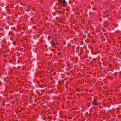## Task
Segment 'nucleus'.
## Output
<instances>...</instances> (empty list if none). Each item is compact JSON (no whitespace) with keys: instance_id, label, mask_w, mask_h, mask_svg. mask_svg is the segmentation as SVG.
I'll use <instances>...</instances> for the list:
<instances>
[{"instance_id":"1","label":"nucleus","mask_w":121,"mask_h":121,"mask_svg":"<svg viewBox=\"0 0 121 121\" xmlns=\"http://www.w3.org/2000/svg\"><path fill=\"white\" fill-rule=\"evenodd\" d=\"M57 38H56L54 41H52L50 42L52 45L55 48H56L58 46L57 42Z\"/></svg>"},{"instance_id":"2","label":"nucleus","mask_w":121,"mask_h":121,"mask_svg":"<svg viewBox=\"0 0 121 121\" xmlns=\"http://www.w3.org/2000/svg\"><path fill=\"white\" fill-rule=\"evenodd\" d=\"M59 2H60V5H62L64 7L66 6L65 4L66 2H65V0H59Z\"/></svg>"},{"instance_id":"3","label":"nucleus","mask_w":121,"mask_h":121,"mask_svg":"<svg viewBox=\"0 0 121 121\" xmlns=\"http://www.w3.org/2000/svg\"><path fill=\"white\" fill-rule=\"evenodd\" d=\"M60 4H59V3H57L56 4V8L58 9H61L62 8V6L61 5H59Z\"/></svg>"},{"instance_id":"4","label":"nucleus","mask_w":121,"mask_h":121,"mask_svg":"<svg viewBox=\"0 0 121 121\" xmlns=\"http://www.w3.org/2000/svg\"><path fill=\"white\" fill-rule=\"evenodd\" d=\"M72 46L70 45L69 43H68V49L69 50H70L71 47Z\"/></svg>"},{"instance_id":"5","label":"nucleus","mask_w":121,"mask_h":121,"mask_svg":"<svg viewBox=\"0 0 121 121\" xmlns=\"http://www.w3.org/2000/svg\"><path fill=\"white\" fill-rule=\"evenodd\" d=\"M40 80L41 81H42V82H46V78H43V79H42V80L40 79Z\"/></svg>"},{"instance_id":"6","label":"nucleus","mask_w":121,"mask_h":121,"mask_svg":"<svg viewBox=\"0 0 121 121\" xmlns=\"http://www.w3.org/2000/svg\"><path fill=\"white\" fill-rule=\"evenodd\" d=\"M6 9L7 12L10 13L11 12V10L10 9H9L7 7L6 8Z\"/></svg>"},{"instance_id":"7","label":"nucleus","mask_w":121,"mask_h":121,"mask_svg":"<svg viewBox=\"0 0 121 121\" xmlns=\"http://www.w3.org/2000/svg\"><path fill=\"white\" fill-rule=\"evenodd\" d=\"M64 82V81L63 80L62 81H59L58 82L59 84L61 85Z\"/></svg>"},{"instance_id":"8","label":"nucleus","mask_w":121,"mask_h":121,"mask_svg":"<svg viewBox=\"0 0 121 121\" xmlns=\"http://www.w3.org/2000/svg\"><path fill=\"white\" fill-rule=\"evenodd\" d=\"M32 28L34 30H37V26H33L32 27Z\"/></svg>"},{"instance_id":"9","label":"nucleus","mask_w":121,"mask_h":121,"mask_svg":"<svg viewBox=\"0 0 121 121\" xmlns=\"http://www.w3.org/2000/svg\"><path fill=\"white\" fill-rule=\"evenodd\" d=\"M91 102L93 105H97V104L96 102H95L93 101H92Z\"/></svg>"},{"instance_id":"10","label":"nucleus","mask_w":121,"mask_h":121,"mask_svg":"<svg viewBox=\"0 0 121 121\" xmlns=\"http://www.w3.org/2000/svg\"><path fill=\"white\" fill-rule=\"evenodd\" d=\"M30 21L32 22H34V18L33 17H31V20H30Z\"/></svg>"},{"instance_id":"11","label":"nucleus","mask_w":121,"mask_h":121,"mask_svg":"<svg viewBox=\"0 0 121 121\" xmlns=\"http://www.w3.org/2000/svg\"><path fill=\"white\" fill-rule=\"evenodd\" d=\"M9 33L12 36H13L14 35V33H13V32H10Z\"/></svg>"},{"instance_id":"12","label":"nucleus","mask_w":121,"mask_h":121,"mask_svg":"<svg viewBox=\"0 0 121 121\" xmlns=\"http://www.w3.org/2000/svg\"><path fill=\"white\" fill-rule=\"evenodd\" d=\"M43 72V71H40L39 72H38V74H41L42 73V72Z\"/></svg>"},{"instance_id":"13","label":"nucleus","mask_w":121,"mask_h":121,"mask_svg":"<svg viewBox=\"0 0 121 121\" xmlns=\"http://www.w3.org/2000/svg\"><path fill=\"white\" fill-rule=\"evenodd\" d=\"M51 38H52L51 37V36H48V40H49L51 39Z\"/></svg>"},{"instance_id":"14","label":"nucleus","mask_w":121,"mask_h":121,"mask_svg":"<svg viewBox=\"0 0 121 121\" xmlns=\"http://www.w3.org/2000/svg\"><path fill=\"white\" fill-rule=\"evenodd\" d=\"M10 6L11 8H13L14 7V5L13 4H10Z\"/></svg>"},{"instance_id":"15","label":"nucleus","mask_w":121,"mask_h":121,"mask_svg":"<svg viewBox=\"0 0 121 121\" xmlns=\"http://www.w3.org/2000/svg\"><path fill=\"white\" fill-rule=\"evenodd\" d=\"M72 51H74V48H75V46H72Z\"/></svg>"},{"instance_id":"16","label":"nucleus","mask_w":121,"mask_h":121,"mask_svg":"<svg viewBox=\"0 0 121 121\" xmlns=\"http://www.w3.org/2000/svg\"><path fill=\"white\" fill-rule=\"evenodd\" d=\"M26 10L27 11V12H29V13H31V11L29 9H27Z\"/></svg>"},{"instance_id":"17","label":"nucleus","mask_w":121,"mask_h":121,"mask_svg":"<svg viewBox=\"0 0 121 121\" xmlns=\"http://www.w3.org/2000/svg\"><path fill=\"white\" fill-rule=\"evenodd\" d=\"M89 40L88 39H86V40H85V42H86V43H88L89 42Z\"/></svg>"},{"instance_id":"18","label":"nucleus","mask_w":121,"mask_h":121,"mask_svg":"<svg viewBox=\"0 0 121 121\" xmlns=\"http://www.w3.org/2000/svg\"><path fill=\"white\" fill-rule=\"evenodd\" d=\"M91 105V104L89 103H88L87 104V106L88 107H90Z\"/></svg>"},{"instance_id":"19","label":"nucleus","mask_w":121,"mask_h":121,"mask_svg":"<svg viewBox=\"0 0 121 121\" xmlns=\"http://www.w3.org/2000/svg\"><path fill=\"white\" fill-rule=\"evenodd\" d=\"M76 91H77L78 92H79L81 91V90L79 88H77L76 89Z\"/></svg>"},{"instance_id":"20","label":"nucleus","mask_w":121,"mask_h":121,"mask_svg":"<svg viewBox=\"0 0 121 121\" xmlns=\"http://www.w3.org/2000/svg\"><path fill=\"white\" fill-rule=\"evenodd\" d=\"M61 52H58L57 53V54L59 56H60L61 55Z\"/></svg>"},{"instance_id":"21","label":"nucleus","mask_w":121,"mask_h":121,"mask_svg":"<svg viewBox=\"0 0 121 121\" xmlns=\"http://www.w3.org/2000/svg\"><path fill=\"white\" fill-rule=\"evenodd\" d=\"M17 53V56H20V54L19 53Z\"/></svg>"},{"instance_id":"22","label":"nucleus","mask_w":121,"mask_h":121,"mask_svg":"<svg viewBox=\"0 0 121 121\" xmlns=\"http://www.w3.org/2000/svg\"><path fill=\"white\" fill-rule=\"evenodd\" d=\"M23 9L22 7H20L19 8V9L21 11H22V10Z\"/></svg>"},{"instance_id":"23","label":"nucleus","mask_w":121,"mask_h":121,"mask_svg":"<svg viewBox=\"0 0 121 121\" xmlns=\"http://www.w3.org/2000/svg\"><path fill=\"white\" fill-rule=\"evenodd\" d=\"M32 9L33 11H35L36 10V9L35 8L33 7L32 8Z\"/></svg>"},{"instance_id":"24","label":"nucleus","mask_w":121,"mask_h":121,"mask_svg":"<svg viewBox=\"0 0 121 121\" xmlns=\"http://www.w3.org/2000/svg\"><path fill=\"white\" fill-rule=\"evenodd\" d=\"M13 43L14 45H16V42L15 41H14L13 42Z\"/></svg>"},{"instance_id":"25","label":"nucleus","mask_w":121,"mask_h":121,"mask_svg":"<svg viewBox=\"0 0 121 121\" xmlns=\"http://www.w3.org/2000/svg\"><path fill=\"white\" fill-rule=\"evenodd\" d=\"M108 66L110 68L112 67V65L111 64L108 65Z\"/></svg>"},{"instance_id":"26","label":"nucleus","mask_w":121,"mask_h":121,"mask_svg":"<svg viewBox=\"0 0 121 121\" xmlns=\"http://www.w3.org/2000/svg\"><path fill=\"white\" fill-rule=\"evenodd\" d=\"M52 35H53V39L54 40V39L55 40V39L56 38H55V36H54V35L52 34Z\"/></svg>"},{"instance_id":"27","label":"nucleus","mask_w":121,"mask_h":121,"mask_svg":"<svg viewBox=\"0 0 121 121\" xmlns=\"http://www.w3.org/2000/svg\"><path fill=\"white\" fill-rule=\"evenodd\" d=\"M77 96L79 97L80 96V93L79 94V93H77Z\"/></svg>"},{"instance_id":"28","label":"nucleus","mask_w":121,"mask_h":121,"mask_svg":"<svg viewBox=\"0 0 121 121\" xmlns=\"http://www.w3.org/2000/svg\"><path fill=\"white\" fill-rule=\"evenodd\" d=\"M24 17L26 19L27 17V15L26 14L24 16Z\"/></svg>"},{"instance_id":"29","label":"nucleus","mask_w":121,"mask_h":121,"mask_svg":"<svg viewBox=\"0 0 121 121\" xmlns=\"http://www.w3.org/2000/svg\"><path fill=\"white\" fill-rule=\"evenodd\" d=\"M48 17H45V20H47L48 19Z\"/></svg>"},{"instance_id":"30","label":"nucleus","mask_w":121,"mask_h":121,"mask_svg":"<svg viewBox=\"0 0 121 121\" xmlns=\"http://www.w3.org/2000/svg\"><path fill=\"white\" fill-rule=\"evenodd\" d=\"M18 7L17 6L15 7V9L16 10H17L18 9Z\"/></svg>"},{"instance_id":"31","label":"nucleus","mask_w":121,"mask_h":121,"mask_svg":"<svg viewBox=\"0 0 121 121\" xmlns=\"http://www.w3.org/2000/svg\"><path fill=\"white\" fill-rule=\"evenodd\" d=\"M6 39H3L2 40V41L3 42H5V41H6Z\"/></svg>"},{"instance_id":"32","label":"nucleus","mask_w":121,"mask_h":121,"mask_svg":"<svg viewBox=\"0 0 121 121\" xmlns=\"http://www.w3.org/2000/svg\"><path fill=\"white\" fill-rule=\"evenodd\" d=\"M77 39L76 38H74L73 39V40L75 41H76L77 40Z\"/></svg>"},{"instance_id":"33","label":"nucleus","mask_w":121,"mask_h":121,"mask_svg":"<svg viewBox=\"0 0 121 121\" xmlns=\"http://www.w3.org/2000/svg\"><path fill=\"white\" fill-rule=\"evenodd\" d=\"M110 77L108 76H107L106 77V78H107V79H109V78H110Z\"/></svg>"},{"instance_id":"34","label":"nucleus","mask_w":121,"mask_h":121,"mask_svg":"<svg viewBox=\"0 0 121 121\" xmlns=\"http://www.w3.org/2000/svg\"><path fill=\"white\" fill-rule=\"evenodd\" d=\"M43 0H40L39 1V2H40L41 3H43Z\"/></svg>"},{"instance_id":"35","label":"nucleus","mask_w":121,"mask_h":121,"mask_svg":"<svg viewBox=\"0 0 121 121\" xmlns=\"http://www.w3.org/2000/svg\"><path fill=\"white\" fill-rule=\"evenodd\" d=\"M17 28L18 29H19L20 28V26L19 25H18L17 26Z\"/></svg>"},{"instance_id":"36","label":"nucleus","mask_w":121,"mask_h":121,"mask_svg":"<svg viewBox=\"0 0 121 121\" xmlns=\"http://www.w3.org/2000/svg\"><path fill=\"white\" fill-rule=\"evenodd\" d=\"M84 57L85 58H86L88 57V56L87 55H85L84 56Z\"/></svg>"},{"instance_id":"37","label":"nucleus","mask_w":121,"mask_h":121,"mask_svg":"<svg viewBox=\"0 0 121 121\" xmlns=\"http://www.w3.org/2000/svg\"><path fill=\"white\" fill-rule=\"evenodd\" d=\"M70 59L72 60H73V57H72L71 56H70Z\"/></svg>"},{"instance_id":"38","label":"nucleus","mask_w":121,"mask_h":121,"mask_svg":"<svg viewBox=\"0 0 121 121\" xmlns=\"http://www.w3.org/2000/svg\"><path fill=\"white\" fill-rule=\"evenodd\" d=\"M15 100L17 101H19V99L17 98H16L15 99Z\"/></svg>"},{"instance_id":"39","label":"nucleus","mask_w":121,"mask_h":121,"mask_svg":"<svg viewBox=\"0 0 121 121\" xmlns=\"http://www.w3.org/2000/svg\"><path fill=\"white\" fill-rule=\"evenodd\" d=\"M116 43L115 41H113L112 44L113 45H115Z\"/></svg>"},{"instance_id":"40","label":"nucleus","mask_w":121,"mask_h":121,"mask_svg":"<svg viewBox=\"0 0 121 121\" xmlns=\"http://www.w3.org/2000/svg\"><path fill=\"white\" fill-rule=\"evenodd\" d=\"M80 96H83L84 95L83 93H80Z\"/></svg>"},{"instance_id":"41","label":"nucleus","mask_w":121,"mask_h":121,"mask_svg":"<svg viewBox=\"0 0 121 121\" xmlns=\"http://www.w3.org/2000/svg\"><path fill=\"white\" fill-rule=\"evenodd\" d=\"M102 18H99V20L100 22H101L102 21Z\"/></svg>"},{"instance_id":"42","label":"nucleus","mask_w":121,"mask_h":121,"mask_svg":"<svg viewBox=\"0 0 121 121\" xmlns=\"http://www.w3.org/2000/svg\"><path fill=\"white\" fill-rule=\"evenodd\" d=\"M68 118L69 119H72V118L70 117H68Z\"/></svg>"},{"instance_id":"43","label":"nucleus","mask_w":121,"mask_h":121,"mask_svg":"<svg viewBox=\"0 0 121 121\" xmlns=\"http://www.w3.org/2000/svg\"><path fill=\"white\" fill-rule=\"evenodd\" d=\"M92 42H93V43H96V42H95V41H94V40H92Z\"/></svg>"},{"instance_id":"44","label":"nucleus","mask_w":121,"mask_h":121,"mask_svg":"<svg viewBox=\"0 0 121 121\" xmlns=\"http://www.w3.org/2000/svg\"><path fill=\"white\" fill-rule=\"evenodd\" d=\"M90 37L91 39H93L94 38V37L93 36H90Z\"/></svg>"},{"instance_id":"45","label":"nucleus","mask_w":121,"mask_h":121,"mask_svg":"<svg viewBox=\"0 0 121 121\" xmlns=\"http://www.w3.org/2000/svg\"><path fill=\"white\" fill-rule=\"evenodd\" d=\"M13 91H12L11 90H10V91H9V92H10V93H13Z\"/></svg>"},{"instance_id":"46","label":"nucleus","mask_w":121,"mask_h":121,"mask_svg":"<svg viewBox=\"0 0 121 121\" xmlns=\"http://www.w3.org/2000/svg\"><path fill=\"white\" fill-rule=\"evenodd\" d=\"M94 102H96L97 101L95 99H94Z\"/></svg>"},{"instance_id":"47","label":"nucleus","mask_w":121,"mask_h":121,"mask_svg":"<svg viewBox=\"0 0 121 121\" xmlns=\"http://www.w3.org/2000/svg\"><path fill=\"white\" fill-rule=\"evenodd\" d=\"M51 50L53 52H54L55 51L54 49H51Z\"/></svg>"},{"instance_id":"48","label":"nucleus","mask_w":121,"mask_h":121,"mask_svg":"<svg viewBox=\"0 0 121 121\" xmlns=\"http://www.w3.org/2000/svg\"><path fill=\"white\" fill-rule=\"evenodd\" d=\"M109 79H110V80H112L113 79V78H112V77L110 78V77Z\"/></svg>"},{"instance_id":"49","label":"nucleus","mask_w":121,"mask_h":121,"mask_svg":"<svg viewBox=\"0 0 121 121\" xmlns=\"http://www.w3.org/2000/svg\"><path fill=\"white\" fill-rule=\"evenodd\" d=\"M103 65L104 66H106V64L104 62H103Z\"/></svg>"},{"instance_id":"50","label":"nucleus","mask_w":121,"mask_h":121,"mask_svg":"<svg viewBox=\"0 0 121 121\" xmlns=\"http://www.w3.org/2000/svg\"><path fill=\"white\" fill-rule=\"evenodd\" d=\"M29 13H30L29 12H27L26 13V14H27V15H28L29 14Z\"/></svg>"},{"instance_id":"51","label":"nucleus","mask_w":121,"mask_h":121,"mask_svg":"<svg viewBox=\"0 0 121 121\" xmlns=\"http://www.w3.org/2000/svg\"><path fill=\"white\" fill-rule=\"evenodd\" d=\"M14 15H15V16H16V17H17V16H18V15H17V13H15V14H14Z\"/></svg>"},{"instance_id":"52","label":"nucleus","mask_w":121,"mask_h":121,"mask_svg":"<svg viewBox=\"0 0 121 121\" xmlns=\"http://www.w3.org/2000/svg\"><path fill=\"white\" fill-rule=\"evenodd\" d=\"M65 28H68V26H65Z\"/></svg>"},{"instance_id":"53","label":"nucleus","mask_w":121,"mask_h":121,"mask_svg":"<svg viewBox=\"0 0 121 121\" xmlns=\"http://www.w3.org/2000/svg\"><path fill=\"white\" fill-rule=\"evenodd\" d=\"M45 55L46 56H48V54L47 53H45Z\"/></svg>"},{"instance_id":"54","label":"nucleus","mask_w":121,"mask_h":121,"mask_svg":"<svg viewBox=\"0 0 121 121\" xmlns=\"http://www.w3.org/2000/svg\"><path fill=\"white\" fill-rule=\"evenodd\" d=\"M76 112L78 113H80V111H77Z\"/></svg>"},{"instance_id":"55","label":"nucleus","mask_w":121,"mask_h":121,"mask_svg":"<svg viewBox=\"0 0 121 121\" xmlns=\"http://www.w3.org/2000/svg\"><path fill=\"white\" fill-rule=\"evenodd\" d=\"M17 13L19 15H21V14L20 13V12H17Z\"/></svg>"},{"instance_id":"56","label":"nucleus","mask_w":121,"mask_h":121,"mask_svg":"<svg viewBox=\"0 0 121 121\" xmlns=\"http://www.w3.org/2000/svg\"><path fill=\"white\" fill-rule=\"evenodd\" d=\"M10 39L11 40H13V38L12 37H11L10 38Z\"/></svg>"},{"instance_id":"57","label":"nucleus","mask_w":121,"mask_h":121,"mask_svg":"<svg viewBox=\"0 0 121 121\" xmlns=\"http://www.w3.org/2000/svg\"><path fill=\"white\" fill-rule=\"evenodd\" d=\"M39 77L40 78H42V75L40 76Z\"/></svg>"},{"instance_id":"58","label":"nucleus","mask_w":121,"mask_h":121,"mask_svg":"<svg viewBox=\"0 0 121 121\" xmlns=\"http://www.w3.org/2000/svg\"><path fill=\"white\" fill-rule=\"evenodd\" d=\"M85 91L86 92H87L88 91V90L87 89H86L85 90Z\"/></svg>"},{"instance_id":"59","label":"nucleus","mask_w":121,"mask_h":121,"mask_svg":"<svg viewBox=\"0 0 121 121\" xmlns=\"http://www.w3.org/2000/svg\"><path fill=\"white\" fill-rule=\"evenodd\" d=\"M90 36V33H89L88 34V36L89 37Z\"/></svg>"},{"instance_id":"60","label":"nucleus","mask_w":121,"mask_h":121,"mask_svg":"<svg viewBox=\"0 0 121 121\" xmlns=\"http://www.w3.org/2000/svg\"><path fill=\"white\" fill-rule=\"evenodd\" d=\"M118 117H120V118H121V115H119L118 116Z\"/></svg>"},{"instance_id":"61","label":"nucleus","mask_w":121,"mask_h":121,"mask_svg":"<svg viewBox=\"0 0 121 121\" xmlns=\"http://www.w3.org/2000/svg\"><path fill=\"white\" fill-rule=\"evenodd\" d=\"M58 51H59L60 50V48H58V49L57 50Z\"/></svg>"},{"instance_id":"62","label":"nucleus","mask_w":121,"mask_h":121,"mask_svg":"<svg viewBox=\"0 0 121 121\" xmlns=\"http://www.w3.org/2000/svg\"><path fill=\"white\" fill-rule=\"evenodd\" d=\"M102 45H100L99 46V47L100 48H102Z\"/></svg>"},{"instance_id":"63","label":"nucleus","mask_w":121,"mask_h":121,"mask_svg":"<svg viewBox=\"0 0 121 121\" xmlns=\"http://www.w3.org/2000/svg\"><path fill=\"white\" fill-rule=\"evenodd\" d=\"M39 36V34H37V35H36V37H38Z\"/></svg>"},{"instance_id":"64","label":"nucleus","mask_w":121,"mask_h":121,"mask_svg":"<svg viewBox=\"0 0 121 121\" xmlns=\"http://www.w3.org/2000/svg\"><path fill=\"white\" fill-rule=\"evenodd\" d=\"M92 9L93 10H95V9L94 8H93Z\"/></svg>"}]
</instances>
